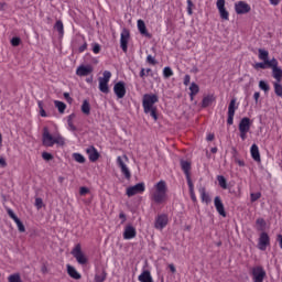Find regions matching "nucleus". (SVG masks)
I'll return each instance as SVG.
<instances>
[{
    "instance_id": "nucleus-6",
    "label": "nucleus",
    "mask_w": 282,
    "mask_h": 282,
    "mask_svg": "<svg viewBox=\"0 0 282 282\" xmlns=\"http://www.w3.org/2000/svg\"><path fill=\"white\" fill-rule=\"evenodd\" d=\"M72 256L77 260L79 265H85L87 263V258L82 253V247L79 245L74 246V249H72Z\"/></svg>"
},
{
    "instance_id": "nucleus-52",
    "label": "nucleus",
    "mask_w": 282,
    "mask_h": 282,
    "mask_svg": "<svg viewBox=\"0 0 282 282\" xmlns=\"http://www.w3.org/2000/svg\"><path fill=\"white\" fill-rule=\"evenodd\" d=\"M147 62H148V64H150V65H155V64H156L155 57H153V55H148Z\"/></svg>"
},
{
    "instance_id": "nucleus-58",
    "label": "nucleus",
    "mask_w": 282,
    "mask_h": 282,
    "mask_svg": "<svg viewBox=\"0 0 282 282\" xmlns=\"http://www.w3.org/2000/svg\"><path fill=\"white\" fill-rule=\"evenodd\" d=\"M87 188L86 187H79V195H86Z\"/></svg>"
},
{
    "instance_id": "nucleus-45",
    "label": "nucleus",
    "mask_w": 282,
    "mask_h": 282,
    "mask_svg": "<svg viewBox=\"0 0 282 282\" xmlns=\"http://www.w3.org/2000/svg\"><path fill=\"white\" fill-rule=\"evenodd\" d=\"M107 280V273L101 272V274L96 275L95 281L96 282H104Z\"/></svg>"
},
{
    "instance_id": "nucleus-50",
    "label": "nucleus",
    "mask_w": 282,
    "mask_h": 282,
    "mask_svg": "<svg viewBox=\"0 0 282 282\" xmlns=\"http://www.w3.org/2000/svg\"><path fill=\"white\" fill-rule=\"evenodd\" d=\"M185 3H187V13H188V15H192L193 14V11H192V9H193V2H191V0H187V1H185Z\"/></svg>"
},
{
    "instance_id": "nucleus-34",
    "label": "nucleus",
    "mask_w": 282,
    "mask_h": 282,
    "mask_svg": "<svg viewBox=\"0 0 282 282\" xmlns=\"http://www.w3.org/2000/svg\"><path fill=\"white\" fill-rule=\"evenodd\" d=\"M270 53H268L264 48H259V61L261 62H270L272 59H268Z\"/></svg>"
},
{
    "instance_id": "nucleus-36",
    "label": "nucleus",
    "mask_w": 282,
    "mask_h": 282,
    "mask_svg": "<svg viewBox=\"0 0 282 282\" xmlns=\"http://www.w3.org/2000/svg\"><path fill=\"white\" fill-rule=\"evenodd\" d=\"M72 158L74 159V162H77L79 164H85V156L79 153H73Z\"/></svg>"
},
{
    "instance_id": "nucleus-56",
    "label": "nucleus",
    "mask_w": 282,
    "mask_h": 282,
    "mask_svg": "<svg viewBox=\"0 0 282 282\" xmlns=\"http://www.w3.org/2000/svg\"><path fill=\"white\" fill-rule=\"evenodd\" d=\"M68 130L76 131V127H74V123L72 122V120H68Z\"/></svg>"
},
{
    "instance_id": "nucleus-23",
    "label": "nucleus",
    "mask_w": 282,
    "mask_h": 282,
    "mask_svg": "<svg viewBox=\"0 0 282 282\" xmlns=\"http://www.w3.org/2000/svg\"><path fill=\"white\" fill-rule=\"evenodd\" d=\"M85 153H88V160L90 162L98 161V151L96 150V148L88 147V149L85 150Z\"/></svg>"
},
{
    "instance_id": "nucleus-49",
    "label": "nucleus",
    "mask_w": 282,
    "mask_h": 282,
    "mask_svg": "<svg viewBox=\"0 0 282 282\" xmlns=\"http://www.w3.org/2000/svg\"><path fill=\"white\" fill-rule=\"evenodd\" d=\"M261 198V193H251V203L259 200Z\"/></svg>"
},
{
    "instance_id": "nucleus-14",
    "label": "nucleus",
    "mask_w": 282,
    "mask_h": 282,
    "mask_svg": "<svg viewBox=\"0 0 282 282\" xmlns=\"http://www.w3.org/2000/svg\"><path fill=\"white\" fill-rule=\"evenodd\" d=\"M250 12V6L245 1H238L235 3V13L237 15L248 14Z\"/></svg>"
},
{
    "instance_id": "nucleus-5",
    "label": "nucleus",
    "mask_w": 282,
    "mask_h": 282,
    "mask_svg": "<svg viewBox=\"0 0 282 282\" xmlns=\"http://www.w3.org/2000/svg\"><path fill=\"white\" fill-rule=\"evenodd\" d=\"M237 128L240 131V140L245 141L248 138V131H250V119L248 117L240 119V124Z\"/></svg>"
},
{
    "instance_id": "nucleus-10",
    "label": "nucleus",
    "mask_w": 282,
    "mask_h": 282,
    "mask_svg": "<svg viewBox=\"0 0 282 282\" xmlns=\"http://www.w3.org/2000/svg\"><path fill=\"white\" fill-rule=\"evenodd\" d=\"M169 224V217L166 214H161L159 216H155V223L153 227L155 230H163V228H166V225Z\"/></svg>"
},
{
    "instance_id": "nucleus-51",
    "label": "nucleus",
    "mask_w": 282,
    "mask_h": 282,
    "mask_svg": "<svg viewBox=\"0 0 282 282\" xmlns=\"http://www.w3.org/2000/svg\"><path fill=\"white\" fill-rule=\"evenodd\" d=\"M192 83H191V76L189 75H185L184 77H183V85L184 86H188V85H191Z\"/></svg>"
},
{
    "instance_id": "nucleus-9",
    "label": "nucleus",
    "mask_w": 282,
    "mask_h": 282,
    "mask_svg": "<svg viewBox=\"0 0 282 282\" xmlns=\"http://www.w3.org/2000/svg\"><path fill=\"white\" fill-rule=\"evenodd\" d=\"M267 67H270L272 70L281 69L278 68V61L274 58H272L271 61H263V63L253 64V69H265Z\"/></svg>"
},
{
    "instance_id": "nucleus-30",
    "label": "nucleus",
    "mask_w": 282,
    "mask_h": 282,
    "mask_svg": "<svg viewBox=\"0 0 282 282\" xmlns=\"http://www.w3.org/2000/svg\"><path fill=\"white\" fill-rule=\"evenodd\" d=\"M153 70L150 68H141L139 69V78H141L142 80H144V78L153 77Z\"/></svg>"
},
{
    "instance_id": "nucleus-61",
    "label": "nucleus",
    "mask_w": 282,
    "mask_h": 282,
    "mask_svg": "<svg viewBox=\"0 0 282 282\" xmlns=\"http://www.w3.org/2000/svg\"><path fill=\"white\" fill-rule=\"evenodd\" d=\"M278 243H280L281 250H282V236L278 235Z\"/></svg>"
},
{
    "instance_id": "nucleus-42",
    "label": "nucleus",
    "mask_w": 282,
    "mask_h": 282,
    "mask_svg": "<svg viewBox=\"0 0 282 282\" xmlns=\"http://www.w3.org/2000/svg\"><path fill=\"white\" fill-rule=\"evenodd\" d=\"M188 194L191 195V200L196 202V194L193 193V183L188 181Z\"/></svg>"
},
{
    "instance_id": "nucleus-15",
    "label": "nucleus",
    "mask_w": 282,
    "mask_h": 282,
    "mask_svg": "<svg viewBox=\"0 0 282 282\" xmlns=\"http://www.w3.org/2000/svg\"><path fill=\"white\" fill-rule=\"evenodd\" d=\"M253 275V282H264V278L267 276V273L263 268L256 267L251 271Z\"/></svg>"
},
{
    "instance_id": "nucleus-39",
    "label": "nucleus",
    "mask_w": 282,
    "mask_h": 282,
    "mask_svg": "<svg viewBox=\"0 0 282 282\" xmlns=\"http://www.w3.org/2000/svg\"><path fill=\"white\" fill-rule=\"evenodd\" d=\"M267 223L263 218L256 219V227H259V231H264Z\"/></svg>"
},
{
    "instance_id": "nucleus-60",
    "label": "nucleus",
    "mask_w": 282,
    "mask_h": 282,
    "mask_svg": "<svg viewBox=\"0 0 282 282\" xmlns=\"http://www.w3.org/2000/svg\"><path fill=\"white\" fill-rule=\"evenodd\" d=\"M259 97H260V94L259 93H253V100L256 102H259Z\"/></svg>"
},
{
    "instance_id": "nucleus-38",
    "label": "nucleus",
    "mask_w": 282,
    "mask_h": 282,
    "mask_svg": "<svg viewBox=\"0 0 282 282\" xmlns=\"http://www.w3.org/2000/svg\"><path fill=\"white\" fill-rule=\"evenodd\" d=\"M259 89L264 93L270 91V84H267L264 80H259Z\"/></svg>"
},
{
    "instance_id": "nucleus-13",
    "label": "nucleus",
    "mask_w": 282,
    "mask_h": 282,
    "mask_svg": "<svg viewBox=\"0 0 282 282\" xmlns=\"http://www.w3.org/2000/svg\"><path fill=\"white\" fill-rule=\"evenodd\" d=\"M225 4H226L225 0L216 1V8L218 9V14L220 15V20L229 21V11H226Z\"/></svg>"
},
{
    "instance_id": "nucleus-18",
    "label": "nucleus",
    "mask_w": 282,
    "mask_h": 282,
    "mask_svg": "<svg viewBox=\"0 0 282 282\" xmlns=\"http://www.w3.org/2000/svg\"><path fill=\"white\" fill-rule=\"evenodd\" d=\"M133 238H137V229L131 225L126 226L123 229V240H131Z\"/></svg>"
},
{
    "instance_id": "nucleus-31",
    "label": "nucleus",
    "mask_w": 282,
    "mask_h": 282,
    "mask_svg": "<svg viewBox=\"0 0 282 282\" xmlns=\"http://www.w3.org/2000/svg\"><path fill=\"white\" fill-rule=\"evenodd\" d=\"M272 78L275 79L273 83H282V69L275 68L272 69Z\"/></svg>"
},
{
    "instance_id": "nucleus-46",
    "label": "nucleus",
    "mask_w": 282,
    "mask_h": 282,
    "mask_svg": "<svg viewBox=\"0 0 282 282\" xmlns=\"http://www.w3.org/2000/svg\"><path fill=\"white\" fill-rule=\"evenodd\" d=\"M10 43L13 47L20 46V37H11Z\"/></svg>"
},
{
    "instance_id": "nucleus-63",
    "label": "nucleus",
    "mask_w": 282,
    "mask_h": 282,
    "mask_svg": "<svg viewBox=\"0 0 282 282\" xmlns=\"http://www.w3.org/2000/svg\"><path fill=\"white\" fill-rule=\"evenodd\" d=\"M237 165L242 167L245 166V162H242L241 160H237Z\"/></svg>"
},
{
    "instance_id": "nucleus-55",
    "label": "nucleus",
    "mask_w": 282,
    "mask_h": 282,
    "mask_svg": "<svg viewBox=\"0 0 282 282\" xmlns=\"http://www.w3.org/2000/svg\"><path fill=\"white\" fill-rule=\"evenodd\" d=\"M87 50V43L86 42H83V45H79V48H78V52L79 53H83Z\"/></svg>"
},
{
    "instance_id": "nucleus-12",
    "label": "nucleus",
    "mask_w": 282,
    "mask_h": 282,
    "mask_svg": "<svg viewBox=\"0 0 282 282\" xmlns=\"http://www.w3.org/2000/svg\"><path fill=\"white\" fill-rule=\"evenodd\" d=\"M267 247H270V236H268L267 232H261L259 235V242L256 245V248L261 251H265Z\"/></svg>"
},
{
    "instance_id": "nucleus-7",
    "label": "nucleus",
    "mask_w": 282,
    "mask_h": 282,
    "mask_svg": "<svg viewBox=\"0 0 282 282\" xmlns=\"http://www.w3.org/2000/svg\"><path fill=\"white\" fill-rule=\"evenodd\" d=\"M126 162H128V156H118L117 163L118 167H120V173L123 174L126 180H131V172L128 171V167L126 166Z\"/></svg>"
},
{
    "instance_id": "nucleus-24",
    "label": "nucleus",
    "mask_w": 282,
    "mask_h": 282,
    "mask_svg": "<svg viewBox=\"0 0 282 282\" xmlns=\"http://www.w3.org/2000/svg\"><path fill=\"white\" fill-rule=\"evenodd\" d=\"M139 282H153V276L150 275L149 270L142 271V273H139V276L137 278Z\"/></svg>"
},
{
    "instance_id": "nucleus-17",
    "label": "nucleus",
    "mask_w": 282,
    "mask_h": 282,
    "mask_svg": "<svg viewBox=\"0 0 282 282\" xmlns=\"http://www.w3.org/2000/svg\"><path fill=\"white\" fill-rule=\"evenodd\" d=\"M128 40H130V33H128V30L123 29V31L120 32V50L123 51V53L128 52Z\"/></svg>"
},
{
    "instance_id": "nucleus-27",
    "label": "nucleus",
    "mask_w": 282,
    "mask_h": 282,
    "mask_svg": "<svg viewBox=\"0 0 282 282\" xmlns=\"http://www.w3.org/2000/svg\"><path fill=\"white\" fill-rule=\"evenodd\" d=\"M66 272L68 274V278H72L74 280H79L82 275H79V272H76V269L72 265H66Z\"/></svg>"
},
{
    "instance_id": "nucleus-41",
    "label": "nucleus",
    "mask_w": 282,
    "mask_h": 282,
    "mask_svg": "<svg viewBox=\"0 0 282 282\" xmlns=\"http://www.w3.org/2000/svg\"><path fill=\"white\" fill-rule=\"evenodd\" d=\"M9 282H22V279L20 278V273H13L9 275L8 278Z\"/></svg>"
},
{
    "instance_id": "nucleus-1",
    "label": "nucleus",
    "mask_w": 282,
    "mask_h": 282,
    "mask_svg": "<svg viewBox=\"0 0 282 282\" xmlns=\"http://www.w3.org/2000/svg\"><path fill=\"white\" fill-rule=\"evenodd\" d=\"M166 181H159L153 185V188H150V200L161 205L163 202H166Z\"/></svg>"
},
{
    "instance_id": "nucleus-16",
    "label": "nucleus",
    "mask_w": 282,
    "mask_h": 282,
    "mask_svg": "<svg viewBox=\"0 0 282 282\" xmlns=\"http://www.w3.org/2000/svg\"><path fill=\"white\" fill-rule=\"evenodd\" d=\"M112 91L115 93V97H118V99H122L126 97V84L122 82H118L112 87Z\"/></svg>"
},
{
    "instance_id": "nucleus-20",
    "label": "nucleus",
    "mask_w": 282,
    "mask_h": 282,
    "mask_svg": "<svg viewBox=\"0 0 282 282\" xmlns=\"http://www.w3.org/2000/svg\"><path fill=\"white\" fill-rule=\"evenodd\" d=\"M180 169L183 170V173L185 174V181L191 182L189 171H191V163L185 160H180Z\"/></svg>"
},
{
    "instance_id": "nucleus-33",
    "label": "nucleus",
    "mask_w": 282,
    "mask_h": 282,
    "mask_svg": "<svg viewBox=\"0 0 282 282\" xmlns=\"http://www.w3.org/2000/svg\"><path fill=\"white\" fill-rule=\"evenodd\" d=\"M191 100H193V96H196V94H199V85H196L195 83H191V86L188 87Z\"/></svg>"
},
{
    "instance_id": "nucleus-64",
    "label": "nucleus",
    "mask_w": 282,
    "mask_h": 282,
    "mask_svg": "<svg viewBox=\"0 0 282 282\" xmlns=\"http://www.w3.org/2000/svg\"><path fill=\"white\" fill-rule=\"evenodd\" d=\"M170 272H172V273L175 272L174 264H170Z\"/></svg>"
},
{
    "instance_id": "nucleus-40",
    "label": "nucleus",
    "mask_w": 282,
    "mask_h": 282,
    "mask_svg": "<svg viewBox=\"0 0 282 282\" xmlns=\"http://www.w3.org/2000/svg\"><path fill=\"white\" fill-rule=\"evenodd\" d=\"M54 29L57 32V34L63 35V22L61 20H57L55 22Z\"/></svg>"
},
{
    "instance_id": "nucleus-62",
    "label": "nucleus",
    "mask_w": 282,
    "mask_h": 282,
    "mask_svg": "<svg viewBox=\"0 0 282 282\" xmlns=\"http://www.w3.org/2000/svg\"><path fill=\"white\" fill-rule=\"evenodd\" d=\"M0 165L1 167H6V160L3 158H0Z\"/></svg>"
},
{
    "instance_id": "nucleus-54",
    "label": "nucleus",
    "mask_w": 282,
    "mask_h": 282,
    "mask_svg": "<svg viewBox=\"0 0 282 282\" xmlns=\"http://www.w3.org/2000/svg\"><path fill=\"white\" fill-rule=\"evenodd\" d=\"M35 206H36V209H41V207H44L43 200H41V198H36Z\"/></svg>"
},
{
    "instance_id": "nucleus-32",
    "label": "nucleus",
    "mask_w": 282,
    "mask_h": 282,
    "mask_svg": "<svg viewBox=\"0 0 282 282\" xmlns=\"http://www.w3.org/2000/svg\"><path fill=\"white\" fill-rule=\"evenodd\" d=\"M282 83L272 82V89L275 91V96L282 98Z\"/></svg>"
},
{
    "instance_id": "nucleus-59",
    "label": "nucleus",
    "mask_w": 282,
    "mask_h": 282,
    "mask_svg": "<svg viewBox=\"0 0 282 282\" xmlns=\"http://www.w3.org/2000/svg\"><path fill=\"white\" fill-rule=\"evenodd\" d=\"M281 3V0H270L271 6H278Z\"/></svg>"
},
{
    "instance_id": "nucleus-43",
    "label": "nucleus",
    "mask_w": 282,
    "mask_h": 282,
    "mask_svg": "<svg viewBox=\"0 0 282 282\" xmlns=\"http://www.w3.org/2000/svg\"><path fill=\"white\" fill-rule=\"evenodd\" d=\"M37 106H39V116L42 118H46V112L44 111V104L42 101H39Z\"/></svg>"
},
{
    "instance_id": "nucleus-53",
    "label": "nucleus",
    "mask_w": 282,
    "mask_h": 282,
    "mask_svg": "<svg viewBox=\"0 0 282 282\" xmlns=\"http://www.w3.org/2000/svg\"><path fill=\"white\" fill-rule=\"evenodd\" d=\"M42 159L44 161H51L52 160V154H50L48 152H42Z\"/></svg>"
},
{
    "instance_id": "nucleus-8",
    "label": "nucleus",
    "mask_w": 282,
    "mask_h": 282,
    "mask_svg": "<svg viewBox=\"0 0 282 282\" xmlns=\"http://www.w3.org/2000/svg\"><path fill=\"white\" fill-rule=\"evenodd\" d=\"M236 110H237V99H231V101H229L228 112H226V116H228V118H226V124L231 126L235 123Z\"/></svg>"
},
{
    "instance_id": "nucleus-3",
    "label": "nucleus",
    "mask_w": 282,
    "mask_h": 282,
    "mask_svg": "<svg viewBox=\"0 0 282 282\" xmlns=\"http://www.w3.org/2000/svg\"><path fill=\"white\" fill-rule=\"evenodd\" d=\"M42 144L47 148H52L53 145L63 147L64 144H66V140H64L61 134H51L50 130L44 128L42 133Z\"/></svg>"
},
{
    "instance_id": "nucleus-2",
    "label": "nucleus",
    "mask_w": 282,
    "mask_h": 282,
    "mask_svg": "<svg viewBox=\"0 0 282 282\" xmlns=\"http://www.w3.org/2000/svg\"><path fill=\"white\" fill-rule=\"evenodd\" d=\"M156 102L158 96H155L154 94H144V96H142V110L144 115L150 116V118H153L154 121L158 120L155 108Z\"/></svg>"
},
{
    "instance_id": "nucleus-4",
    "label": "nucleus",
    "mask_w": 282,
    "mask_h": 282,
    "mask_svg": "<svg viewBox=\"0 0 282 282\" xmlns=\"http://www.w3.org/2000/svg\"><path fill=\"white\" fill-rule=\"evenodd\" d=\"M112 78V73L104 70L102 77H99V91L101 94H109V79Z\"/></svg>"
},
{
    "instance_id": "nucleus-35",
    "label": "nucleus",
    "mask_w": 282,
    "mask_h": 282,
    "mask_svg": "<svg viewBox=\"0 0 282 282\" xmlns=\"http://www.w3.org/2000/svg\"><path fill=\"white\" fill-rule=\"evenodd\" d=\"M80 110H83V115L90 116V104L87 102V100L83 101V107H80Z\"/></svg>"
},
{
    "instance_id": "nucleus-28",
    "label": "nucleus",
    "mask_w": 282,
    "mask_h": 282,
    "mask_svg": "<svg viewBox=\"0 0 282 282\" xmlns=\"http://www.w3.org/2000/svg\"><path fill=\"white\" fill-rule=\"evenodd\" d=\"M251 159H253V162H261V156L259 154V145H251Z\"/></svg>"
},
{
    "instance_id": "nucleus-22",
    "label": "nucleus",
    "mask_w": 282,
    "mask_h": 282,
    "mask_svg": "<svg viewBox=\"0 0 282 282\" xmlns=\"http://www.w3.org/2000/svg\"><path fill=\"white\" fill-rule=\"evenodd\" d=\"M90 73H93V66L90 65L77 67V76L79 77L88 76Z\"/></svg>"
},
{
    "instance_id": "nucleus-37",
    "label": "nucleus",
    "mask_w": 282,
    "mask_h": 282,
    "mask_svg": "<svg viewBox=\"0 0 282 282\" xmlns=\"http://www.w3.org/2000/svg\"><path fill=\"white\" fill-rule=\"evenodd\" d=\"M55 108L57 109V112L63 113V111L66 110V104H63V101H54Z\"/></svg>"
},
{
    "instance_id": "nucleus-57",
    "label": "nucleus",
    "mask_w": 282,
    "mask_h": 282,
    "mask_svg": "<svg viewBox=\"0 0 282 282\" xmlns=\"http://www.w3.org/2000/svg\"><path fill=\"white\" fill-rule=\"evenodd\" d=\"M118 217L121 220L120 224H126V214L120 213Z\"/></svg>"
},
{
    "instance_id": "nucleus-25",
    "label": "nucleus",
    "mask_w": 282,
    "mask_h": 282,
    "mask_svg": "<svg viewBox=\"0 0 282 282\" xmlns=\"http://www.w3.org/2000/svg\"><path fill=\"white\" fill-rule=\"evenodd\" d=\"M137 30H139V34H142L150 39V33H148V28L144 26V21L137 20Z\"/></svg>"
},
{
    "instance_id": "nucleus-47",
    "label": "nucleus",
    "mask_w": 282,
    "mask_h": 282,
    "mask_svg": "<svg viewBox=\"0 0 282 282\" xmlns=\"http://www.w3.org/2000/svg\"><path fill=\"white\" fill-rule=\"evenodd\" d=\"M172 75H173L172 68L164 67V78H170V77H172Z\"/></svg>"
},
{
    "instance_id": "nucleus-19",
    "label": "nucleus",
    "mask_w": 282,
    "mask_h": 282,
    "mask_svg": "<svg viewBox=\"0 0 282 282\" xmlns=\"http://www.w3.org/2000/svg\"><path fill=\"white\" fill-rule=\"evenodd\" d=\"M7 214L9 215V218L14 221L15 225H18V230L20 232H25V226L22 225V221H20V218H17V215H14V212L11 209H7Z\"/></svg>"
},
{
    "instance_id": "nucleus-48",
    "label": "nucleus",
    "mask_w": 282,
    "mask_h": 282,
    "mask_svg": "<svg viewBox=\"0 0 282 282\" xmlns=\"http://www.w3.org/2000/svg\"><path fill=\"white\" fill-rule=\"evenodd\" d=\"M101 52V46L97 43H93V54H98Z\"/></svg>"
},
{
    "instance_id": "nucleus-44",
    "label": "nucleus",
    "mask_w": 282,
    "mask_h": 282,
    "mask_svg": "<svg viewBox=\"0 0 282 282\" xmlns=\"http://www.w3.org/2000/svg\"><path fill=\"white\" fill-rule=\"evenodd\" d=\"M217 181H218V186H220V188L226 189V178L221 175H218Z\"/></svg>"
},
{
    "instance_id": "nucleus-21",
    "label": "nucleus",
    "mask_w": 282,
    "mask_h": 282,
    "mask_svg": "<svg viewBox=\"0 0 282 282\" xmlns=\"http://www.w3.org/2000/svg\"><path fill=\"white\" fill-rule=\"evenodd\" d=\"M214 206H216V212L220 217H226V212L224 210V203H220V197L216 196L213 200Z\"/></svg>"
},
{
    "instance_id": "nucleus-26",
    "label": "nucleus",
    "mask_w": 282,
    "mask_h": 282,
    "mask_svg": "<svg viewBox=\"0 0 282 282\" xmlns=\"http://www.w3.org/2000/svg\"><path fill=\"white\" fill-rule=\"evenodd\" d=\"M199 197L202 199V203L205 205H209V202H212V199H209V195L207 194L206 188H204V186H199Z\"/></svg>"
},
{
    "instance_id": "nucleus-11",
    "label": "nucleus",
    "mask_w": 282,
    "mask_h": 282,
    "mask_svg": "<svg viewBox=\"0 0 282 282\" xmlns=\"http://www.w3.org/2000/svg\"><path fill=\"white\" fill-rule=\"evenodd\" d=\"M144 193V183H137L129 188H126V196L133 197L134 195Z\"/></svg>"
},
{
    "instance_id": "nucleus-29",
    "label": "nucleus",
    "mask_w": 282,
    "mask_h": 282,
    "mask_svg": "<svg viewBox=\"0 0 282 282\" xmlns=\"http://www.w3.org/2000/svg\"><path fill=\"white\" fill-rule=\"evenodd\" d=\"M215 101V96L207 95L205 98H202V108H207Z\"/></svg>"
}]
</instances>
